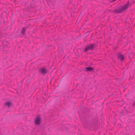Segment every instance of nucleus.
<instances>
[{
  "label": "nucleus",
  "instance_id": "nucleus-1",
  "mask_svg": "<svg viewBox=\"0 0 135 135\" xmlns=\"http://www.w3.org/2000/svg\"><path fill=\"white\" fill-rule=\"evenodd\" d=\"M129 4L128 3L126 4L123 7L119 8L117 9H116L114 10H111L110 11L113 12L115 13H121L122 12L126 10L128 8Z\"/></svg>",
  "mask_w": 135,
  "mask_h": 135
},
{
  "label": "nucleus",
  "instance_id": "nucleus-2",
  "mask_svg": "<svg viewBox=\"0 0 135 135\" xmlns=\"http://www.w3.org/2000/svg\"><path fill=\"white\" fill-rule=\"evenodd\" d=\"M96 47V45L95 44H90V45L86 46L85 49V52H86L89 50H92Z\"/></svg>",
  "mask_w": 135,
  "mask_h": 135
},
{
  "label": "nucleus",
  "instance_id": "nucleus-3",
  "mask_svg": "<svg viewBox=\"0 0 135 135\" xmlns=\"http://www.w3.org/2000/svg\"><path fill=\"white\" fill-rule=\"evenodd\" d=\"M41 118L39 116H38L36 118L35 120V123L37 125H39L41 123Z\"/></svg>",
  "mask_w": 135,
  "mask_h": 135
},
{
  "label": "nucleus",
  "instance_id": "nucleus-4",
  "mask_svg": "<svg viewBox=\"0 0 135 135\" xmlns=\"http://www.w3.org/2000/svg\"><path fill=\"white\" fill-rule=\"evenodd\" d=\"M118 58L120 60L122 61L124 59V57L123 55L120 54V52L118 54Z\"/></svg>",
  "mask_w": 135,
  "mask_h": 135
},
{
  "label": "nucleus",
  "instance_id": "nucleus-5",
  "mask_svg": "<svg viewBox=\"0 0 135 135\" xmlns=\"http://www.w3.org/2000/svg\"><path fill=\"white\" fill-rule=\"evenodd\" d=\"M85 70L86 71L92 72L94 71L93 68L91 67L85 68Z\"/></svg>",
  "mask_w": 135,
  "mask_h": 135
},
{
  "label": "nucleus",
  "instance_id": "nucleus-6",
  "mask_svg": "<svg viewBox=\"0 0 135 135\" xmlns=\"http://www.w3.org/2000/svg\"><path fill=\"white\" fill-rule=\"evenodd\" d=\"M40 71L41 74L43 75L45 74L47 72V70L45 69L41 68L40 70Z\"/></svg>",
  "mask_w": 135,
  "mask_h": 135
},
{
  "label": "nucleus",
  "instance_id": "nucleus-7",
  "mask_svg": "<svg viewBox=\"0 0 135 135\" xmlns=\"http://www.w3.org/2000/svg\"><path fill=\"white\" fill-rule=\"evenodd\" d=\"M12 104V103L11 102H7L4 103V105L7 106L8 108Z\"/></svg>",
  "mask_w": 135,
  "mask_h": 135
},
{
  "label": "nucleus",
  "instance_id": "nucleus-8",
  "mask_svg": "<svg viewBox=\"0 0 135 135\" xmlns=\"http://www.w3.org/2000/svg\"><path fill=\"white\" fill-rule=\"evenodd\" d=\"M26 28L25 27H23L21 32V34H22L23 35H24L25 34V32L26 31Z\"/></svg>",
  "mask_w": 135,
  "mask_h": 135
},
{
  "label": "nucleus",
  "instance_id": "nucleus-9",
  "mask_svg": "<svg viewBox=\"0 0 135 135\" xmlns=\"http://www.w3.org/2000/svg\"><path fill=\"white\" fill-rule=\"evenodd\" d=\"M8 43V42L6 41H3L2 42V45L4 46H7Z\"/></svg>",
  "mask_w": 135,
  "mask_h": 135
},
{
  "label": "nucleus",
  "instance_id": "nucleus-10",
  "mask_svg": "<svg viewBox=\"0 0 135 135\" xmlns=\"http://www.w3.org/2000/svg\"><path fill=\"white\" fill-rule=\"evenodd\" d=\"M95 125V124L94 123V121H92V122H91L90 126H93Z\"/></svg>",
  "mask_w": 135,
  "mask_h": 135
},
{
  "label": "nucleus",
  "instance_id": "nucleus-11",
  "mask_svg": "<svg viewBox=\"0 0 135 135\" xmlns=\"http://www.w3.org/2000/svg\"><path fill=\"white\" fill-rule=\"evenodd\" d=\"M135 105V101H134L133 102V104H132V107H133Z\"/></svg>",
  "mask_w": 135,
  "mask_h": 135
},
{
  "label": "nucleus",
  "instance_id": "nucleus-12",
  "mask_svg": "<svg viewBox=\"0 0 135 135\" xmlns=\"http://www.w3.org/2000/svg\"><path fill=\"white\" fill-rule=\"evenodd\" d=\"M123 115V114H120V116H122V115Z\"/></svg>",
  "mask_w": 135,
  "mask_h": 135
},
{
  "label": "nucleus",
  "instance_id": "nucleus-13",
  "mask_svg": "<svg viewBox=\"0 0 135 135\" xmlns=\"http://www.w3.org/2000/svg\"><path fill=\"white\" fill-rule=\"evenodd\" d=\"M116 0H112V2H114Z\"/></svg>",
  "mask_w": 135,
  "mask_h": 135
},
{
  "label": "nucleus",
  "instance_id": "nucleus-14",
  "mask_svg": "<svg viewBox=\"0 0 135 135\" xmlns=\"http://www.w3.org/2000/svg\"><path fill=\"white\" fill-rule=\"evenodd\" d=\"M1 32H0V37H1Z\"/></svg>",
  "mask_w": 135,
  "mask_h": 135
},
{
  "label": "nucleus",
  "instance_id": "nucleus-15",
  "mask_svg": "<svg viewBox=\"0 0 135 135\" xmlns=\"http://www.w3.org/2000/svg\"><path fill=\"white\" fill-rule=\"evenodd\" d=\"M123 110H122V112H121V113H123Z\"/></svg>",
  "mask_w": 135,
  "mask_h": 135
},
{
  "label": "nucleus",
  "instance_id": "nucleus-16",
  "mask_svg": "<svg viewBox=\"0 0 135 135\" xmlns=\"http://www.w3.org/2000/svg\"><path fill=\"white\" fill-rule=\"evenodd\" d=\"M124 109L126 110V108L125 107H124Z\"/></svg>",
  "mask_w": 135,
  "mask_h": 135
},
{
  "label": "nucleus",
  "instance_id": "nucleus-17",
  "mask_svg": "<svg viewBox=\"0 0 135 135\" xmlns=\"http://www.w3.org/2000/svg\"><path fill=\"white\" fill-rule=\"evenodd\" d=\"M115 49H116V47H115Z\"/></svg>",
  "mask_w": 135,
  "mask_h": 135
},
{
  "label": "nucleus",
  "instance_id": "nucleus-18",
  "mask_svg": "<svg viewBox=\"0 0 135 135\" xmlns=\"http://www.w3.org/2000/svg\"><path fill=\"white\" fill-rule=\"evenodd\" d=\"M134 61L135 62V61Z\"/></svg>",
  "mask_w": 135,
  "mask_h": 135
}]
</instances>
